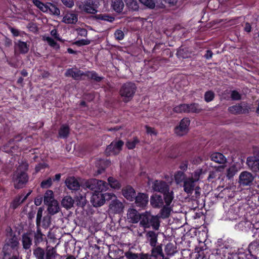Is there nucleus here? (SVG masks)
I'll return each mask as SVG.
<instances>
[{
	"label": "nucleus",
	"instance_id": "64",
	"mask_svg": "<svg viewBox=\"0 0 259 259\" xmlns=\"http://www.w3.org/2000/svg\"><path fill=\"white\" fill-rule=\"evenodd\" d=\"M51 34L52 36L54 37L56 39L59 41H61L62 39L60 37L57 29H54L51 31Z\"/></svg>",
	"mask_w": 259,
	"mask_h": 259
},
{
	"label": "nucleus",
	"instance_id": "23",
	"mask_svg": "<svg viewBox=\"0 0 259 259\" xmlns=\"http://www.w3.org/2000/svg\"><path fill=\"white\" fill-rule=\"evenodd\" d=\"M15 46L21 54H25L27 53L29 50V46L27 42L21 40H18V41L15 43Z\"/></svg>",
	"mask_w": 259,
	"mask_h": 259
},
{
	"label": "nucleus",
	"instance_id": "8",
	"mask_svg": "<svg viewBox=\"0 0 259 259\" xmlns=\"http://www.w3.org/2000/svg\"><path fill=\"white\" fill-rule=\"evenodd\" d=\"M135 205L140 209H145L149 202L148 195L143 193H139L134 198Z\"/></svg>",
	"mask_w": 259,
	"mask_h": 259
},
{
	"label": "nucleus",
	"instance_id": "15",
	"mask_svg": "<svg viewBox=\"0 0 259 259\" xmlns=\"http://www.w3.org/2000/svg\"><path fill=\"white\" fill-rule=\"evenodd\" d=\"M127 218L130 222L137 223L139 221L140 222L141 221V214H140L134 208H129L127 213Z\"/></svg>",
	"mask_w": 259,
	"mask_h": 259
},
{
	"label": "nucleus",
	"instance_id": "54",
	"mask_svg": "<svg viewBox=\"0 0 259 259\" xmlns=\"http://www.w3.org/2000/svg\"><path fill=\"white\" fill-rule=\"evenodd\" d=\"M214 94L212 91H207L204 94V100L206 102H209L213 100Z\"/></svg>",
	"mask_w": 259,
	"mask_h": 259
},
{
	"label": "nucleus",
	"instance_id": "52",
	"mask_svg": "<svg viewBox=\"0 0 259 259\" xmlns=\"http://www.w3.org/2000/svg\"><path fill=\"white\" fill-rule=\"evenodd\" d=\"M140 2L143 5L146 6L148 8L153 9L155 7V4L153 0H139Z\"/></svg>",
	"mask_w": 259,
	"mask_h": 259
},
{
	"label": "nucleus",
	"instance_id": "12",
	"mask_svg": "<svg viewBox=\"0 0 259 259\" xmlns=\"http://www.w3.org/2000/svg\"><path fill=\"white\" fill-rule=\"evenodd\" d=\"M150 204L153 208H159L164 205V201L162 196L156 194H153L150 200Z\"/></svg>",
	"mask_w": 259,
	"mask_h": 259
},
{
	"label": "nucleus",
	"instance_id": "22",
	"mask_svg": "<svg viewBox=\"0 0 259 259\" xmlns=\"http://www.w3.org/2000/svg\"><path fill=\"white\" fill-rule=\"evenodd\" d=\"M78 20L77 14L75 13H67L63 18V22L66 24H75Z\"/></svg>",
	"mask_w": 259,
	"mask_h": 259
},
{
	"label": "nucleus",
	"instance_id": "37",
	"mask_svg": "<svg viewBox=\"0 0 259 259\" xmlns=\"http://www.w3.org/2000/svg\"><path fill=\"white\" fill-rule=\"evenodd\" d=\"M7 244L12 249H16L18 248L19 242L15 234H13L12 237L9 239Z\"/></svg>",
	"mask_w": 259,
	"mask_h": 259
},
{
	"label": "nucleus",
	"instance_id": "31",
	"mask_svg": "<svg viewBox=\"0 0 259 259\" xmlns=\"http://www.w3.org/2000/svg\"><path fill=\"white\" fill-rule=\"evenodd\" d=\"M70 129L68 125L63 124L59 130V136L61 138H67L69 135Z\"/></svg>",
	"mask_w": 259,
	"mask_h": 259
},
{
	"label": "nucleus",
	"instance_id": "49",
	"mask_svg": "<svg viewBox=\"0 0 259 259\" xmlns=\"http://www.w3.org/2000/svg\"><path fill=\"white\" fill-rule=\"evenodd\" d=\"M187 104H180L174 107V111L177 113L187 112Z\"/></svg>",
	"mask_w": 259,
	"mask_h": 259
},
{
	"label": "nucleus",
	"instance_id": "28",
	"mask_svg": "<svg viewBox=\"0 0 259 259\" xmlns=\"http://www.w3.org/2000/svg\"><path fill=\"white\" fill-rule=\"evenodd\" d=\"M74 200L70 196H65L61 201L62 206L67 209L70 208L73 206Z\"/></svg>",
	"mask_w": 259,
	"mask_h": 259
},
{
	"label": "nucleus",
	"instance_id": "24",
	"mask_svg": "<svg viewBox=\"0 0 259 259\" xmlns=\"http://www.w3.org/2000/svg\"><path fill=\"white\" fill-rule=\"evenodd\" d=\"M44 235L41 232L40 227H36V230L34 232V243L37 246L44 240Z\"/></svg>",
	"mask_w": 259,
	"mask_h": 259
},
{
	"label": "nucleus",
	"instance_id": "38",
	"mask_svg": "<svg viewBox=\"0 0 259 259\" xmlns=\"http://www.w3.org/2000/svg\"><path fill=\"white\" fill-rule=\"evenodd\" d=\"M33 253L36 259H45V250L40 247H37L34 249Z\"/></svg>",
	"mask_w": 259,
	"mask_h": 259
},
{
	"label": "nucleus",
	"instance_id": "3",
	"mask_svg": "<svg viewBox=\"0 0 259 259\" xmlns=\"http://www.w3.org/2000/svg\"><path fill=\"white\" fill-rule=\"evenodd\" d=\"M137 89V87L134 82H126L123 84L119 90L122 101L125 103L131 101L134 96Z\"/></svg>",
	"mask_w": 259,
	"mask_h": 259
},
{
	"label": "nucleus",
	"instance_id": "14",
	"mask_svg": "<svg viewBox=\"0 0 259 259\" xmlns=\"http://www.w3.org/2000/svg\"><path fill=\"white\" fill-rule=\"evenodd\" d=\"M85 72H84L80 70L69 68L67 69L65 73L67 77H72L75 80H79L83 76H85Z\"/></svg>",
	"mask_w": 259,
	"mask_h": 259
},
{
	"label": "nucleus",
	"instance_id": "45",
	"mask_svg": "<svg viewBox=\"0 0 259 259\" xmlns=\"http://www.w3.org/2000/svg\"><path fill=\"white\" fill-rule=\"evenodd\" d=\"M108 183V187L110 186L111 188L115 189H119L121 187V184L118 181V179H107Z\"/></svg>",
	"mask_w": 259,
	"mask_h": 259
},
{
	"label": "nucleus",
	"instance_id": "60",
	"mask_svg": "<svg viewBox=\"0 0 259 259\" xmlns=\"http://www.w3.org/2000/svg\"><path fill=\"white\" fill-rule=\"evenodd\" d=\"M52 184V179H46L41 183L40 186L42 188H48L51 186Z\"/></svg>",
	"mask_w": 259,
	"mask_h": 259
},
{
	"label": "nucleus",
	"instance_id": "7",
	"mask_svg": "<svg viewBox=\"0 0 259 259\" xmlns=\"http://www.w3.org/2000/svg\"><path fill=\"white\" fill-rule=\"evenodd\" d=\"M177 183L182 182L183 179H175ZM184 190L189 195H192L194 191V188L196 186L198 181L200 179H183Z\"/></svg>",
	"mask_w": 259,
	"mask_h": 259
},
{
	"label": "nucleus",
	"instance_id": "21",
	"mask_svg": "<svg viewBox=\"0 0 259 259\" xmlns=\"http://www.w3.org/2000/svg\"><path fill=\"white\" fill-rule=\"evenodd\" d=\"M65 183L70 190L77 191L80 188V185L77 179H65Z\"/></svg>",
	"mask_w": 259,
	"mask_h": 259
},
{
	"label": "nucleus",
	"instance_id": "29",
	"mask_svg": "<svg viewBox=\"0 0 259 259\" xmlns=\"http://www.w3.org/2000/svg\"><path fill=\"white\" fill-rule=\"evenodd\" d=\"M112 7L117 13L121 12L123 8L124 4L122 0H111Z\"/></svg>",
	"mask_w": 259,
	"mask_h": 259
},
{
	"label": "nucleus",
	"instance_id": "32",
	"mask_svg": "<svg viewBox=\"0 0 259 259\" xmlns=\"http://www.w3.org/2000/svg\"><path fill=\"white\" fill-rule=\"evenodd\" d=\"M57 256H59V255L57 253L56 249L53 247L49 248L48 246L46 250V259H55Z\"/></svg>",
	"mask_w": 259,
	"mask_h": 259
},
{
	"label": "nucleus",
	"instance_id": "2",
	"mask_svg": "<svg viewBox=\"0 0 259 259\" xmlns=\"http://www.w3.org/2000/svg\"><path fill=\"white\" fill-rule=\"evenodd\" d=\"M160 223L159 217L158 215H152L147 211L141 213V219L140 224L143 228H152L154 230H158Z\"/></svg>",
	"mask_w": 259,
	"mask_h": 259
},
{
	"label": "nucleus",
	"instance_id": "10",
	"mask_svg": "<svg viewBox=\"0 0 259 259\" xmlns=\"http://www.w3.org/2000/svg\"><path fill=\"white\" fill-rule=\"evenodd\" d=\"M32 234L31 232L24 233L22 235V243L23 248L25 250L30 248L32 244Z\"/></svg>",
	"mask_w": 259,
	"mask_h": 259
},
{
	"label": "nucleus",
	"instance_id": "33",
	"mask_svg": "<svg viewBox=\"0 0 259 259\" xmlns=\"http://www.w3.org/2000/svg\"><path fill=\"white\" fill-rule=\"evenodd\" d=\"M187 112L199 113L202 110L201 107L197 103L187 104Z\"/></svg>",
	"mask_w": 259,
	"mask_h": 259
},
{
	"label": "nucleus",
	"instance_id": "56",
	"mask_svg": "<svg viewBox=\"0 0 259 259\" xmlns=\"http://www.w3.org/2000/svg\"><path fill=\"white\" fill-rule=\"evenodd\" d=\"M43 212V209L41 207H39L37 210L36 220V227H40L41 223V220L42 218Z\"/></svg>",
	"mask_w": 259,
	"mask_h": 259
},
{
	"label": "nucleus",
	"instance_id": "42",
	"mask_svg": "<svg viewBox=\"0 0 259 259\" xmlns=\"http://www.w3.org/2000/svg\"><path fill=\"white\" fill-rule=\"evenodd\" d=\"M238 169L234 164L227 169L226 176L228 178H231L238 172Z\"/></svg>",
	"mask_w": 259,
	"mask_h": 259
},
{
	"label": "nucleus",
	"instance_id": "41",
	"mask_svg": "<svg viewBox=\"0 0 259 259\" xmlns=\"http://www.w3.org/2000/svg\"><path fill=\"white\" fill-rule=\"evenodd\" d=\"M127 7L132 11H137L139 5L137 0H124Z\"/></svg>",
	"mask_w": 259,
	"mask_h": 259
},
{
	"label": "nucleus",
	"instance_id": "58",
	"mask_svg": "<svg viewBox=\"0 0 259 259\" xmlns=\"http://www.w3.org/2000/svg\"><path fill=\"white\" fill-rule=\"evenodd\" d=\"M206 172V170L205 169H203L202 168H199L196 170L194 173V177L199 178L200 177H203V175Z\"/></svg>",
	"mask_w": 259,
	"mask_h": 259
},
{
	"label": "nucleus",
	"instance_id": "19",
	"mask_svg": "<svg viewBox=\"0 0 259 259\" xmlns=\"http://www.w3.org/2000/svg\"><path fill=\"white\" fill-rule=\"evenodd\" d=\"M248 250L250 254L254 258H257L259 253V243L257 241H254L250 243L248 247Z\"/></svg>",
	"mask_w": 259,
	"mask_h": 259
},
{
	"label": "nucleus",
	"instance_id": "61",
	"mask_svg": "<svg viewBox=\"0 0 259 259\" xmlns=\"http://www.w3.org/2000/svg\"><path fill=\"white\" fill-rule=\"evenodd\" d=\"M239 178H253V177L250 172L244 171L240 174Z\"/></svg>",
	"mask_w": 259,
	"mask_h": 259
},
{
	"label": "nucleus",
	"instance_id": "50",
	"mask_svg": "<svg viewBox=\"0 0 259 259\" xmlns=\"http://www.w3.org/2000/svg\"><path fill=\"white\" fill-rule=\"evenodd\" d=\"M254 179H239V183L240 186H251L253 185Z\"/></svg>",
	"mask_w": 259,
	"mask_h": 259
},
{
	"label": "nucleus",
	"instance_id": "57",
	"mask_svg": "<svg viewBox=\"0 0 259 259\" xmlns=\"http://www.w3.org/2000/svg\"><path fill=\"white\" fill-rule=\"evenodd\" d=\"M231 98L233 100H239L241 98V95L237 91H233L231 93Z\"/></svg>",
	"mask_w": 259,
	"mask_h": 259
},
{
	"label": "nucleus",
	"instance_id": "18",
	"mask_svg": "<svg viewBox=\"0 0 259 259\" xmlns=\"http://www.w3.org/2000/svg\"><path fill=\"white\" fill-rule=\"evenodd\" d=\"M247 164L253 171L259 172V159L255 157H249L247 159Z\"/></svg>",
	"mask_w": 259,
	"mask_h": 259
},
{
	"label": "nucleus",
	"instance_id": "4",
	"mask_svg": "<svg viewBox=\"0 0 259 259\" xmlns=\"http://www.w3.org/2000/svg\"><path fill=\"white\" fill-rule=\"evenodd\" d=\"M80 10L87 13L95 14L97 12V6L93 0H85L77 4Z\"/></svg>",
	"mask_w": 259,
	"mask_h": 259
},
{
	"label": "nucleus",
	"instance_id": "1",
	"mask_svg": "<svg viewBox=\"0 0 259 259\" xmlns=\"http://www.w3.org/2000/svg\"><path fill=\"white\" fill-rule=\"evenodd\" d=\"M87 188L94 191L91 197V202L96 207L102 206L106 201L115 197L113 193L106 192L108 189V184L100 179H88L85 182Z\"/></svg>",
	"mask_w": 259,
	"mask_h": 259
},
{
	"label": "nucleus",
	"instance_id": "6",
	"mask_svg": "<svg viewBox=\"0 0 259 259\" xmlns=\"http://www.w3.org/2000/svg\"><path fill=\"white\" fill-rule=\"evenodd\" d=\"M190 121L188 118H184L180 122L178 125L175 128V133L178 136L185 135L189 131Z\"/></svg>",
	"mask_w": 259,
	"mask_h": 259
},
{
	"label": "nucleus",
	"instance_id": "46",
	"mask_svg": "<svg viewBox=\"0 0 259 259\" xmlns=\"http://www.w3.org/2000/svg\"><path fill=\"white\" fill-rule=\"evenodd\" d=\"M139 142L140 141L137 137H134L132 140H128L126 142L125 146L128 149H133Z\"/></svg>",
	"mask_w": 259,
	"mask_h": 259
},
{
	"label": "nucleus",
	"instance_id": "27",
	"mask_svg": "<svg viewBox=\"0 0 259 259\" xmlns=\"http://www.w3.org/2000/svg\"><path fill=\"white\" fill-rule=\"evenodd\" d=\"M153 248L151 250V256L155 258H158L159 256L163 258L164 255L162 252V249L161 245H156L155 246H152Z\"/></svg>",
	"mask_w": 259,
	"mask_h": 259
},
{
	"label": "nucleus",
	"instance_id": "35",
	"mask_svg": "<svg viewBox=\"0 0 259 259\" xmlns=\"http://www.w3.org/2000/svg\"><path fill=\"white\" fill-rule=\"evenodd\" d=\"M190 52L186 48L181 47L177 52V56L180 58H187L190 56Z\"/></svg>",
	"mask_w": 259,
	"mask_h": 259
},
{
	"label": "nucleus",
	"instance_id": "39",
	"mask_svg": "<svg viewBox=\"0 0 259 259\" xmlns=\"http://www.w3.org/2000/svg\"><path fill=\"white\" fill-rule=\"evenodd\" d=\"M44 200L45 204H48L56 201L54 199L53 192L52 190H48L46 191L44 195Z\"/></svg>",
	"mask_w": 259,
	"mask_h": 259
},
{
	"label": "nucleus",
	"instance_id": "51",
	"mask_svg": "<svg viewBox=\"0 0 259 259\" xmlns=\"http://www.w3.org/2000/svg\"><path fill=\"white\" fill-rule=\"evenodd\" d=\"M124 256L127 259H140V254L133 253L130 250L124 252Z\"/></svg>",
	"mask_w": 259,
	"mask_h": 259
},
{
	"label": "nucleus",
	"instance_id": "59",
	"mask_svg": "<svg viewBox=\"0 0 259 259\" xmlns=\"http://www.w3.org/2000/svg\"><path fill=\"white\" fill-rule=\"evenodd\" d=\"M114 36L116 39L121 40L123 39L124 34L122 30L118 29L115 31Z\"/></svg>",
	"mask_w": 259,
	"mask_h": 259
},
{
	"label": "nucleus",
	"instance_id": "43",
	"mask_svg": "<svg viewBox=\"0 0 259 259\" xmlns=\"http://www.w3.org/2000/svg\"><path fill=\"white\" fill-rule=\"evenodd\" d=\"M85 75L88 78L94 79L98 82L100 81L103 79L102 77L99 76L95 71H86Z\"/></svg>",
	"mask_w": 259,
	"mask_h": 259
},
{
	"label": "nucleus",
	"instance_id": "62",
	"mask_svg": "<svg viewBox=\"0 0 259 259\" xmlns=\"http://www.w3.org/2000/svg\"><path fill=\"white\" fill-rule=\"evenodd\" d=\"M61 1L68 8H71L74 6V0H61Z\"/></svg>",
	"mask_w": 259,
	"mask_h": 259
},
{
	"label": "nucleus",
	"instance_id": "40",
	"mask_svg": "<svg viewBox=\"0 0 259 259\" xmlns=\"http://www.w3.org/2000/svg\"><path fill=\"white\" fill-rule=\"evenodd\" d=\"M168 206H163L162 207V208L161 209L159 214L160 216H158L160 218H161L162 219H166L169 217L171 209L169 207H168Z\"/></svg>",
	"mask_w": 259,
	"mask_h": 259
},
{
	"label": "nucleus",
	"instance_id": "63",
	"mask_svg": "<svg viewBox=\"0 0 259 259\" xmlns=\"http://www.w3.org/2000/svg\"><path fill=\"white\" fill-rule=\"evenodd\" d=\"M194 191H195L194 195L192 196L193 197H195L196 199L199 198L200 196V188L197 186L194 188Z\"/></svg>",
	"mask_w": 259,
	"mask_h": 259
},
{
	"label": "nucleus",
	"instance_id": "26",
	"mask_svg": "<svg viewBox=\"0 0 259 259\" xmlns=\"http://www.w3.org/2000/svg\"><path fill=\"white\" fill-rule=\"evenodd\" d=\"M228 111L234 114H242L248 112L247 109H243L240 104H236L229 107Z\"/></svg>",
	"mask_w": 259,
	"mask_h": 259
},
{
	"label": "nucleus",
	"instance_id": "20",
	"mask_svg": "<svg viewBox=\"0 0 259 259\" xmlns=\"http://www.w3.org/2000/svg\"><path fill=\"white\" fill-rule=\"evenodd\" d=\"M210 159L219 164H225L227 162V159L226 157L221 153L214 152L210 155Z\"/></svg>",
	"mask_w": 259,
	"mask_h": 259
},
{
	"label": "nucleus",
	"instance_id": "16",
	"mask_svg": "<svg viewBox=\"0 0 259 259\" xmlns=\"http://www.w3.org/2000/svg\"><path fill=\"white\" fill-rule=\"evenodd\" d=\"M153 189L163 194L167 192L169 187L165 182L156 180L153 185Z\"/></svg>",
	"mask_w": 259,
	"mask_h": 259
},
{
	"label": "nucleus",
	"instance_id": "53",
	"mask_svg": "<svg viewBox=\"0 0 259 259\" xmlns=\"http://www.w3.org/2000/svg\"><path fill=\"white\" fill-rule=\"evenodd\" d=\"M96 18L98 19L107 21L109 22H112L114 20L113 17L109 16L106 14H99L96 15Z\"/></svg>",
	"mask_w": 259,
	"mask_h": 259
},
{
	"label": "nucleus",
	"instance_id": "48",
	"mask_svg": "<svg viewBox=\"0 0 259 259\" xmlns=\"http://www.w3.org/2000/svg\"><path fill=\"white\" fill-rule=\"evenodd\" d=\"M33 4L44 12H47V4L45 5L39 0H32Z\"/></svg>",
	"mask_w": 259,
	"mask_h": 259
},
{
	"label": "nucleus",
	"instance_id": "44",
	"mask_svg": "<svg viewBox=\"0 0 259 259\" xmlns=\"http://www.w3.org/2000/svg\"><path fill=\"white\" fill-rule=\"evenodd\" d=\"M47 12L49 11L54 15H59L60 14L59 9L54 4L48 3L47 4Z\"/></svg>",
	"mask_w": 259,
	"mask_h": 259
},
{
	"label": "nucleus",
	"instance_id": "30",
	"mask_svg": "<svg viewBox=\"0 0 259 259\" xmlns=\"http://www.w3.org/2000/svg\"><path fill=\"white\" fill-rule=\"evenodd\" d=\"M48 205V211L49 213L52 215L59 212L60 208L57 201H53L52 203L47 204Z\"/></svg>",
	"mask_w": 259,
	"mask_h": 259
},
{
	"label": "nucleus",
	"instance_id": "17",
	"mask_svg": "<svg viewBox=\"0 0 259 259\" xmlns=\"http://www.w3.org/2000/svg\"><path fill=\"white\" fill-rule=\"evenodd\" d=\"M136 191L131 186H127L122 189L123 196L128 200L133 201L136 197Z\"/></svg>",
	"mask_w": 259,
	"mask_h": 259
},
{
	"label": "nucleus",
	"instance_id": "47",
	"mask_svg": "<svg viewBox=\"0 0 259 259\" xmlns=\"http://www.w3.org/2000/svg\"><path fill=\"white\" fill-rule=\"evenodd\" d=\"M44 40L46 41L51 47H53L56 49H59L60 48L59 45L57 44L52 38L49 36L44 37Z\"/></svg>",
	"mask_w": 259,
	"mask_h": 259
},
{
	"label": "nucleus",
	"instance_id": "13",
	"mask_svg": "<svg viewBox=\"0 0 259 259\" xmlns=\"http://www.w3.org/2000/svg\"><path fill=\"white\" fill-rule=\"evenodd\" d=\"M31 192L32 191H29V192L22 199V198L24 195L23 194L16 196L10 203V208L14 210L16 209L21 203L26 200L27 197L31 194Z\"/></svg>",
	"mask_w": 259,
	"mask_h": 259
},
{
	"label": "nucleus",
	"instance_id": "25",
	"mask_svg": "<svg viewBox=\"0 0 259 259\" xmlns=\"http://www.w3.org/2000/svg\"><path fill=\"white\" fill-rule=\"evenodd\" d=\"M146 237L149 240L150 245L155 246L157 242L158 234L154 231H149L146 233Z\"/></svg>",
	"mask_w": 259,
	"mask_h": 259
},
{
	"label": "nucleus",
	"instance_id": "34",
	"mask_svg": "<svg viewBox=\"0 0 259 259\" xmlns=\"http://www.w3.org/2000/svg\"><path fill=\"white\" fill-rule=\"evenodd\" d=\"M28 179H13V183L15 189H20L25 187Z\"/></svg>",
	"mask_w": 259,
	"mask_h": 259
},
{
	"label": "nucleus",
	"instance_id": "55",
	"mask_svg": "<svg viewBox=\"0 0 259 259\" xmlns=\"http://www.w3.org/2000/svg\"><path fill=\"white\" fill-rule=\"evenodd\" d=\"M165 251L167 255L174 254L175 252L174 245L171 243H168L165 247Z\"/></svg>",
	"mask_w": 259,
	"mask_h": 259
},
{
	"label": "nucleus",
	"instance_id": "11",
	"mask_svg": "<svg viewBox=\"0 0 259 259\" xmlns=\"http://www.w3.org/2000/svg\"><path fill=\"white\" fill-rule=\"evenodd\" d=\"M28 164L26 162H22L17 168L15 175L16 178H26L28 176L26 173L28 169Z\"/></svg>",
	"mask_w": 259,
	"mask_h": 259
},
{
	"label": "nucleus",
	"instance_id": "9",
	"mask_svg": "<svg viewBox=\"0 0 259 259\" xmlns=\"http://www.w3.org/2000/svg\"><path fill=\"white\" fill-rule=\"evenodd\" d=\"M112 201L109 204V209L114 213H120L123 211L124 205L123 203L118 200L115 196L111 199Z\"/></svg>",
	"mask_w": 259,
	"mask_h": 259
},
{
	"label": "nucleus",
	"instance_id": "36",
	"mask_svg": "<svg viewBox=\"0 0 259 259\" xmlns=\"http://www.w3.org/2000/svg\"><path fill=\"white\" fill-rule=\"evenodd\" d=\"M163 197H162L163 200H164L166 205L169 206L174 199V192L172 191L169 192V190H168L167 192L163 193Z\"/></svg>",
	"mask_w": 259,
	"mask_h": 259
},
{
	"label": "nucleus",
	"instance_id": "5",
	"mask_svg": "<svg viewBox=\"0 0 259 259\" xmlns=\"http://www.w3.org/2000/svg\"><path fill=\"white\" fill-rule=\"evenodd\" d=\"M124 142L121 140L113 141L106 149L107 155H116L122 150Z\"/></svg>",
	"mask_w": 259,
	"mask_h": 259
}]
</instances>
